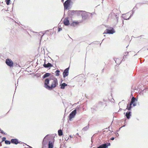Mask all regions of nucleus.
I'll return each mask as SVG.
<instances>
[{"instance_id": "f257e3e1", "label": "nucleus", "mask_w": 148, "mask_h": 148, "mask_svg": "<svg viewBox=\"0 0 148 148\" xmlns=\"http://www.w3.org/2000/svg\"><path fill=\"white\" fill-rule=\"evenodd\" d=\"M58 85V82L57 79L51 78L46 79L44 82V86L47 89L51 90L55 88Z\"/></svg>"}, {"instance_id": "f03ea898", "label": "nucleus", "mask_w": 148, "mask_h": 148, "mask_svg": "<svg viewBox=\"0 0 148 148\" xmlns=\"http://www.w3.org/2000/svg\"><path fill=\"white\" fill-rule=\"evenodd\" d=\"M108 18L110 19H112L117 23L118 22L119 16L118 15L113 12L111 13L109 15Z\"/></svg>"}, {"instance_id": "7ed1b4c3", "label": "nucleus", "mask_w": 148, "mask_h": 148, "mask_svg": "<svg viewBox=\"0 0 148 148\" xmlns=\"http://www.w3.org/2000/svg\"><path fill=\"white\" fill-rule=\"evenodd\" d=\"M71 2V0H67L65 1L64 3V10H67L69 9V8Z\"/></svg>"}, {"instance_id": "20e7f679", "label": "nucleus", "mask_w": 148, "mask_h": 148, "mask_svg": "<svg viewBox=\"0 0 148 148\" xmlns=\"http://www.w3.org/2000/svg\"><path fill=\"white\" fill-rule=\"evenodd\" d=\"M5 63L6 64L10 67H12L13 65V61L10 59H8L6 60Z\"/></svg>"}, {"instance_id": "39448f33", "label": "nucleus", "mask_w": 148, "mask_h": 148, "mask_svg": "<svg viewBox=\"0 0 148 148\" xmlns=\"http://www.w3.org/2000/svg\"><path fill=\"white\" fill-rule=\"evenodd\" d=\"M76 114V110H75L71 112V113L69 115V119L70 121H71V119L74 118Z\"/></svg>"}, {"instance_id": "423d86ee", "label": "nucleus", "mask_w": 148, "mask_h": 148, "mask_svg": "<svg viewBox=\"0 0 148 148\" xmlns=\"http://www.w3.org/2000/svg\"><path fill=\"white\" fill-rule=\"evenodd\" d=\"M69 68H68L66 69L64 71L63 73V75L64 77H65L66 76H67L69 73Z\"/></svg>"}, {"instance_id": "0eeeda50", "label": "nucleus", "mask_w": 148, "mask_h": 148, "mask_svg": "<svg viewBox=\"0 0 148 148\" xmlns=\"http://www.w3.org/2000/svg\"><path fill=\"white\" fill-rule=\"evenodd\" d=\"M11 142L12 143L16 145L18 143V140L16 139H12L11 140Z\"/></svg>"}, {"instance_id": "6e6552de", "label": "nucleus", "mask_w": 148, "mask_h": 148, "mask_svg": "<svg viewBox=\"0 0 148 148\" xmlns=\"http://www.w3.org/2000/svg\"><path fill=\"white\" fill-rule=\"evenodd\" d=\"M136 98L134 97H132L131 102L130 103V105H132V104H133V106H135L136 105V104L135 103H134V102L135 101Z\"/></svg>"}, {"instance_id": "1a4fd4ad", "label": "nucleus", "mask_w": 148, "mask_h": 148, "mask_svg": "<svg viewBox=\"0 0 148 148\" xmlns=\"http://www.w3.org/2000/svg\"><path fill=\"white\" fill-rule=\"evenodd\" d=\"M43 66L45 68H47L49 67H52V66H53L52 65V64L51 63H48L47 64H44L43 65Z\"/></svg>"}, {"instance_id": "9d476101", "label": "nucleus", "mask_w": 148, "mask_h": 148, "mask_svg": "<svg viewBox=\"0 0 148 148\" xmlns=\"http://www.w3.org/2000/svg\"><path fill=\"white\" fill-rule=\"evenodd\" d=\"M64 24L66 25H68L69 24V20L67 18H65L64 21Z\"/></svg>"}, {"instance_id": "9b49d317", "label": "nucleus", "mask_w": 148, "mask_h": 148, "mask_svg": "<svg viewBox=\"0 0 148 148\" xmlns=\"http://www.w3.org/2000/svg\"><path fill=\"white\" fill-rule=\"evenodd\" d=\"M108 145L106 144H104L100 145L97 148H107L108 147Z\"/></svg>"}, {"instance_id": "f8f14e48", "label": "nucleus", "mask_w": 148, "mask_h": 148, "mask_svg": "<svg viewBox=\"0 0 148 148\" xmlns=\"http://www.w3.org/2000/svg\"><path fill=\"white\" fill-rule=\"evenodd\" d=\"M131 112H127L126 113L125 116L127 119H129L131 116Z\"/></svg>"}, {"instance_id": "ddd939ff", "label": "nucleus", "mask_w": 148, "mask_h": 148, "mask_svg": "<svg viewBox=\"0 0 148 148\" xmlns=\"http://www.w3.org/2000/svg\"><path fill=\"white\" fill-rule=\"evenodd\" d=\"M48 148H53V143L51 141L49 142Z\"/></svg>"}, {"instance_id": "4468645a", "label": "nucleus", "mask_w": 148, "mask_h": 148, "mask_svg": "<svg viewBox=\"0 0 148 148\" xmlns=\"http://www.w3.org/2000/svg\"><path fill=\"white\" fill-rule=\"evenodd\" d=\"M67 86V84H66L65 83H64L60 85V88L62 89H64L65 87Z\"/></svg>"}, {"instance_id": "2eb2a0df", "label": "nucleus", "mask_w": 148, "mask_h": 148, "mask_svg": "<svg viewBox=\"0 0 148 148\" xmlns=\"http://www.w3.org/2000/svg\"><path fill=\"white\" fill-rule=\"evenodd\" d=\"M50 75V73H46L43 76V78H45L47 77H49Z\"/></svg>"}, {"instance_id": "dca6fc26", "label": "nucleus", "mask_w": 148, "mask_h": 148, "mask_svg": "<svg viewBox=\"0 0 148 148\" xmlns=\"http://www.w3.org/2000/svg\"><path fill=\"white\" fill-rule=\"evenodd\" d=\"M106 32L108 34H113V30H109L107 29L106 30Z\"/></svg>"}, {"instance_id": "f3484780", "label": "nucleus", "mask_w": 148, "mask_h": 148, "mask_svg": "<svg viewBox=\"0 0 148 148\" xmlns=\"http://www.w3.org/2000/svg\"><path fill=\"white\" fill-rule=\"evenodd\" d=\"M58 134L59 136H61L62 135V132L61 130H58Z\"/></svg>"}, {"instance_id": "a211bd4d", "label": "nucleus", "mask_w": 148, "mask_h": 148, "mask_svg": "<svg viewBox=\"0 0 148 148\" xmlns=\"http://www.w3.org/2000/svg\"><path fill=\"white\" fill-rule=\"evenodd\" d=\"M79 23L78 22H73V23L71 24L72 26H75L76 25H77Z\"/></svg>"}, {"instance_id": "6ab92c4d", "label": "nucleus", "mask_w": 148, "mask_h": 148, "mask_svg": "<svg viewBox=\"0 0 148 148\" xmlns=\"http://www.w3.org/2000/svg\"><path fill=\"white\" fill-rule=\"evenodd\" d=\"M60 71L59 70H56V71L55 72V73H56V75L57 76H58L60 75Z\"/></svg>"}, {"instance_id": "aec40b11", "label": "nucleus", "mask_w": 148, "mask_h": 148, "mask_svg": "<svg viewBox=\"0 0 148 148\" xmlns=\"http://www.w3.org/2000/svg\"><path fill=\"white\" fill-rule=\"evenodd\" d=\"M131 105H130V104L129 105H127V109L128 110H130L131 109Z\"/></svg>"}, {"instance_id": "412c9836", "label": "nucleus", "mask_w": 148, "mask_h": 148, "mask_svg": "<svg viewBox=\"0 0 148 148\" xmlns=\"http://www.w3.org/2000/svg\"><path fill=\"white\" fill-rule=\"evenodd\" d=\"M5 143L6 144H10V142L9 140H6L5 141Z\"/></svg>"}, {"instance_id": "4be33fe9", "label": "nucleus", "mask_w": 148, "mask_h": 148, "mask_svg": "<svg viewBox=\"0 0 148 148\" xmlns=\"http://www.w3.org/2000/svg\"><path fill=\"white\" fill-rule=\"evenodd\" d=\"M10 0H5L6 4L8 5L9 4L10 2Z\"/></svg>"}, {"instance_id": "5701e85b", "label": "nucleus", "mask_w": 148, "mask_h": 148, "mask_svg": "<svg viewBox=\"0 0 148 148\" xmlns=\"http://www.w3.org/2000/svg\"><path fill=\"white\" fill-rule=\"evenodd\" d=\"M6 139V138L5 137H3L2 138V141H5Z\"/></svg>"}, {"instance_id": "b1692460", "label": "nucleus", "mask_w": 148, "mask_h": 148, "mask_svg": "<svg viewBox=\"0 0 148 148\" xmlns=\"http://www.w3.org/2000/svg\"><path fill=\"white\" fill-rule=\"evenodd\" d=\"M0 132L2 134H5V133H4L3 131V130H1L0 129Z\"/></svg>"}, {"instance_id": "393cba45", "label": "nucleus", "mask_w": 148, "mask_h": 148, "mask_svg": "<svg viewBox=\"0 0 148 148\" xmlns=\"http://www.w3.org/2000/svg\"><path fill=\"white\" fill-rule=\"evenodd\" d=\"M62 30V28H58V32H60V31H61Z\"/></svg>"}, {"instance_id": "a878e982", "label": "nucleus", "mask_w": 148, "mask_h": 148, "mask_svg": "<svg viewBox=\"0 0 148 148\" xmlns=\"http://www.w3.org/2000/svg\"><path fill=\"white\" fill-rule=\"evenodd\" d=\"M111 140H114V137H112V138H111Z\"/></svg>"}, {"instance_id": "bb28decb", "label": "nucleus", "mask_w": 148, "mask_h": 148, "mask_svg": "<svg viewBox=\"0 0 148 148\" xmlns=\"http://www.w3.org/2000/svg\"><path fill=\"white\" fill-rule=\"evenodd\" d=\"M71 12L73 13H74V12H75V11H72Z\"/></svg>"}, {"instance_id": "cd10ccee", "label": "nucleus", "mask_w": 148, "mask_h": 148, "mask_svg": "<svg viewBox=\"0 0 148 148\" xmlns=\"http://www.w3.org/2000/svg\"><path fill=\"white\" fill-rule=\"evenodd\" d=\"M82 18L83 19L85 18L83 16H82Z\"/></svg>"}, {"instance_id": "c85d7f7f", "label": "nucleus", "mask_w": 148, "mask_h": 148, "mask_svg": "<svg viewBox=\"0 0 148 148\" xmlns=\"http://www.w3.org/2000/svg\"><path fill=\"white\" fill-rule=\"evenodd\" d=\"M24 148H32V147H25Z\"/></svg>"}, {"instance_id": "c756f323", "label": "nucleus", "mask_w": 148, "mask_h": 148, "mask_svg": "<svg viewBox=\"0 0 148 148\" xmlns=\"http://www.w3.org/2000/svg\"><path fill=\"white\" fill-rule=\"evenodd\" d=\"M110 145V143H109L108 145Z\"/></svg>"}, {"instance_id": "7c9ffc66", "label": "nucleus", "mask_w": 148, "mask_h": 148, "mask_svg": "<svg viewBox=\"0 0 148 148\" xmlns=\"http://www.w3.org/2000/svg\"><path fill=\"white\" fill-rule=\"evenodd\" d=\"M63 1H64V0H62V2Z\"/></svg>"}, {"instance_id": "2f4dec72", "label": "nucleus", "mask_w": 148, "mask_h": 148, "mask_svg": "<svg viewBox=\"0 0 148 148\" xmlns=\"http://www.w3.org/2000/svg\"><path fill=\"white\" fill-rule=\"evenodd\" d=\"M69 148H71V147H70Z\"/></svg>"}]
</instances>
